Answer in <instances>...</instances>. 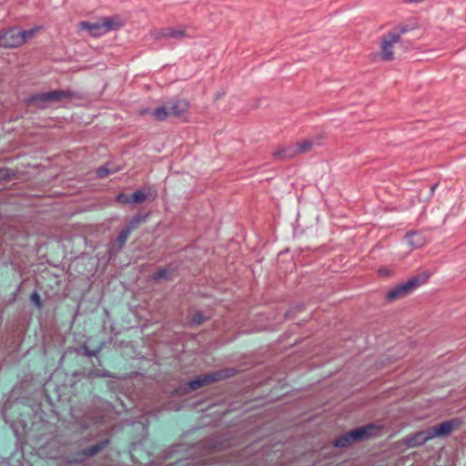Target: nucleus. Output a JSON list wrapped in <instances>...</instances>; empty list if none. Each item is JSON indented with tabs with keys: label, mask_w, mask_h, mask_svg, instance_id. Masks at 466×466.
Masks as SVG:
<instances>
[{
	"label": "nucleus",
	"mask_w": 466,
	"mask_h": 466,
	"mask_svg": "<svg viewBox=\"0 0 466 466\" xmlns=\"http://www.w3.org/2000/svg\"><path fill=\"white\" fill-rule=\"evenodd\" d=\"M124 25L123 21L116 16L102 17L95 23L80 22L78 26L82 30H86L90 35L97 37L109 31L118 29Z\"/></svg>",
	"instance_id": "nucleus-1"
},
{
	"label": "nucleus",
	"mask_w": 466,
	"mask_h": 466,
	"mask_svg": "<svg viewBox=\"0 0 466 466\" xmlns=\"http://www.w3.org/2000/svg\"><path fill=\"white\" fill-rule=\"evenodd\" d=\"M79 95L70 90L56 89L46 93L37 94L30 98V102L38 107H46L50 103L63 100L79 98Z\"/></svg>",
	"instance_id": "nucleus-2"
},
{
	"label": "nucleus",
	"mask_w": 466,
	"mask_h": 466,
	"mask_svg": "<svg viewBox=\"0 0 466 466\" xmlns=\"http://www.w3.org/2000/svg\"><path fill=\"white\" fill-rule=\"evenodd\" d=\"M35 30H19L18 28L8 29L0 34V46L14 48L22 46L26 39L32 37Z\"/></svg>",
	"instance_id": "nucleus-3"
},
{
	"label": "nucleus",
	"mask_w": 466,
	"mask_h": 466,
	"mask_svg": "<svg viewBox=\"0 0 466 466\" xmlns=\"http://www.w3.org/2000/svg\"><path fill=\"white\" fill-rule=\"evenodd\" d=\"M375 430V427L372 424H369L365 427L358 428L350 432L340 436L335 441V446L339 448H343L350 445L352 442L361 441L370 435H372V431Z\"/></svg>",
	"instance_id": "nucleus-4"
},
{
	"label": "nucleus",
	"mask_w": 466,
	"mask_h": 466,
	"mask_svg": "<svg viewBox=\"0 0 466 466\" xmlns=\"http://www.w3.org/2000/svg\"><path fill=\"white\" fill-rule=\"evenodd\" d=\"M420 283L419 277H413L405 283H402L388 291L386 298L390 301L400 299L408 296L412 290L419 287Z\"/></svg>",
	"instance_id": "nucleus-5"
},
{
	"label": "nucleus",
	"mask_w": 466,
	"mask_h": 466,
	"mask_svg": "<svg viewBox=\"0 0 466 466\" xmlns=\"http://www.w3.org/2000/svg\"><path fill=\"white\" fill-rule=\"evenodd\" d=\"M400 40V35L396 33H388L381 41V58L385 61H391L393 56V45Z\"/></svg>",
	"instance_id": "nucleus-6"
},
{
	"label": "nucleus",
	"mask_w": 466,
	"mask_h": 466,
	"mask_svg": "<svg viewBox=\"0 0 466 466\" xmlns=\"http://www.w3.org/2000/svg\"><path fill=\"white\" fill-rule=\"evenodd\" d=\"M431 439L432 435H431L430 430L428 429L405 437L403 443L410 448H413L420 446Z\"/></svg>",
	"instance_id": "nucleus-7"
},
{
	"label": "nucleus",
	"mask_w": 466,
	"mask_h": 466,
	"mask_svg": "<svg viewBox=\"0 0 466 466\" xmlns=\"http://www.w3.org/2000/svg\"><path fill=\"white\" fill-rule=\"evenodd\" d=\"M223 371L214 373V374H208L201 377H198L196 380H192L188 382V388L191 390H195L199 389L200 387L208 384L211 381H215L218 379H221L223 377H228V375H223Z\"/></svg>",
	"instance_id": "nucleus-8"
},
{
	"label": "nucleus",
	"mask_w": 466,
	"mask_h": 466,
	"mask_svg": "<svg viewBox=\"0 0 466 466\" xmlns=\"http://www.w3.org/2000/svg\"><path fill=\"white\" fill-rule=\"evenodd\" d=\"M454 421L447 420L429 429L432 439L439 436H446L450 434L453 429Z\"/></svg>",
	"instance_id": "nucleus-9"
},
{
	"label": "nucleus",
	"mask_w": 466,
	"mask_h": 466,
	"mask_svg": "<svg viewBox=\"0 0 466 466\" xmlns=\"http://www.w3.org/2000/svg\"><path fill=\"white\" fill-rule=\"evenodd\" d=\"M171 116H180L188 109V103L185 99L173 100L168 105Z\"/></svg>",
	"instance_id": "nucleus-10"
},
{
	"label": "nucleus",
	"mask_w": 466,
	"mask_h": 466,
	"mask_svg": "<svg viewBox=\"0 0 466 466\" xmlns=\"http://www.w3.org/2000/svg\"><path fill=\"white\" fill-rule=\"evenodd\" d=\"M312 141L311 140H304L300 143H298L297 145L290 146L288 150L289 156H296L298 154H302L309 151L312 147Z\"/></svg>",
	"instance_id": "nucleus-11"
},
{
	"label": "nucleus",
	"mask_w": 466,
	"mask_h": 466,
	"mask_svg": "<svg viewBox=\"0 0 466 466\" xmlns=\"http://www.w3.org/2000/svg\"><path fill=\"white\" fill-rule=\"evenodd\" d=\"M129 235L130 233H128L127 230H125L124 228L121 229L116 239L110 243V249L115 251L120 250L124 247Z\"/></svg>",
	"instance_id": "nucleus-12"
},
{
	"label": "nucleus",
	"mask_w": 466,
	"mask_h": 466,
	"mask_svg": "<svg viewBox=\"0 0 466 466\" xmlns=\"http://www.w3.org/2000/svg\"><path fill=\"white\" fill-rule=\"evenodd\" d=\"M406 238L409 244L416 248L423 246L425 243L424 238L420 233L417 232L408 234Z\"/></svg>",
	"instance_id": "nucleus-13"
},
{
	"label": "nucleus",
	"mask_w": 466,
	"mask_h": 466,
	"mask_svg": "<svg viewBox=\"0 0 466 466\" xmlns=\"http://www.w3.org/2000/svg\"><path fill=\"white\" fill-rule=\"evenodd\" d=\"M144 220V218L137 214L131 218V219L127 223L126 227L124 228L125 230H127L128 233H131L133 230H135L138 226L141 224V222Z\"/></svg>",
	"instance_id": "nucleus-14"
},
{
	"label": "nucleus",
	"mask_w": 466,
	"mask_h": 466,
	"mask_svg": "<svg viewBox=\"0 0 466 466\" xmlns=\"http://www.w3.org/2000/svg\"><path fill=\"white\" fill-rule=\"evenodd\" d=\"M153 115L156 116L157 120H165L168 116H171L168 106H164L157 107L154 110Z\"/></svg>",
	"instance_id": "nucleus-15"
},
{
	"label": "nucleus",
	"mask_w": 466,
	"mask_h": 466,
	"mask_svg": "<svg viewBox=\"0 0 466 466\" xmlns=\"http://www.w3.org/2000/svg\"><path fill=\"white\" fill-rule=\"evenodd\" d=\"M168 33V37L175 39H181L186 36V31L182 27L171 28L166 27V33Z\"/></svg>",
	"instance_id": "nucleus-16"
},
{
	"label": "nucleus",
	"mask_w": 466,
	"mask_h": 466,
	"mask_svg": "<svg viewBox=\"0 0 466 466\" xmlns=\"http://www.w3.org/2000/svg\"><path fill=\"white\" fill-rule=\"evenodd\" d=\"M290 146H287V147H279L278 148L277 150L274 151L273 153V157L276 158V159H285V158H291L293 157L294 156H289V150L288 148Z\"/></svg>",
	"instance_id": "nucleus-17"
},
{
	"label": "nucleus",
	"mask_w": 466,
	"mask_h": 466,
	"mask_svg": "<svg viewBox=\"0 0 466 466\" xmlns=\"http://www.w3.org/2000/svg\"><path fill=\"white\" fill-rule=\"evenodd\" d=\"M107 444V441H104L99 444H96L83 451L84 455L91 457L98 453Z\"/></svg>",
	"instance_id": "nucleus-18"
},
{
	"label": "nucleus",
	"mask_w": 466,
	"mask_h": 466,
	"mask_svg": "<svg viewBox=\"0 0 466 466\" xmlns=\"http://www.w3.org/2000/svg\"><path fill=\"white\" fill-rule=\"evenodd\" d=\"M153 279L156 280L158 279H171V271L169 268H159L153 276Z\"/></svg>",
	"instance_id": "nucleus-19"
},
{
	"label": "nucleus",
	"mask_w": 466,
	"mask_h": 466,
	"mask_svg": "<svg viewBox=\"0 0 466 466\" xmlns=\"http://www.w3.org/2000/svg\"><path fill=\"white\" fill-rule=\"evenodd\" d=\"M147 199V195L142 190H137L132 195V203H142Z\"/></svg>",
	"instance_id": "nucleus-20"
},
{
	"label": "nucleus",
	"mask_w": 466,
	"mask_h": 466,
	"mask_svg": "<svg viewBox=\"0 0 466 466\" xmlns=\"http://www.w3.org/2000/svg\"><path fill=\"white\" fill-rule=\"evenodd\" d=\"M113 172L114 171L109 169L107 166H104L96 169V176L100 178H104Z\"/></svg>",
	"instance_id": "nucleus-21"
},
{
	"label": "nucleus",
	"mask_w": 466,
	"mask_h": 466,
	"mask_svg": "<svg viewBox=\"0 0 466 466\" xmlns=\"http://www.w3.org/2000/svg\"><path fill=\"white\" fill-rule=\"evenodd\" d=\"M116 200L121 204H130L132 203V196L129 197L128 195L121 193L117 195Z\"/></svg>",
	"instance_id": "nucleus-22"
},
{
	"label": "nucleus",
	"mask_w": 466,
	"mask_h": 466,
	"mask_svg": "<svg viewBox=\"0 0 466 466\" xmlns=\"http://www.w3.org/2000/svg\"><path fill=\"white\" fill-rule=\"evenodd\" d=\"M153 36L156 40H161L163 38H168V33H166V27L153 33Z\"/></svg>",
	"instance_id": "nucleus-23"
},
{
	"label": "nucleus",
	"mask_w": 466,
	"mask_h": 466,
	"mask_svg": "<svg viewBox=\"0 0 466 466\" xmlns=\"http://www.w3.org/2000/svg\"><path fill=\"white\" fill-rule=\"evenodd\" d=\"M204 320V316L202 315L201 312H196L192 315L191 319H190V321L193 323V324H196V325H199L203 322Z\"/></svg>",
	"instance_id": "nucleus-24"
},
{
	"label": "nucleus",
	"mask_w": 466,
	"mask_h": 466,
	"mask_svg": "<svg viewBox=\"0 0 466 466\" xmlns=\"http://www.w3.org/2000/svg\"><path fill=\"white\" fill-rule=\"evenodd\" d=\"M31 300L35 303V305L38 308L41 307V302H40V297L38 295L37 292H34L32 295H31Z\"/></svg>",
	"instance_id": "nucleus-25"
},
{
	"label": "nucleus",
	"mask_w": 466,
	"mask_h": 466,
	"mask_svg": "<svg viewBox=\"0 0 466 466\" xmlns=\"http://www.w3.org/2000/svg\"><path fill=\"white\" fill-rule=\"evenodd\" d=\"M379 274L380 276H388L390 273H389V270L387 268H380L379 270Z\"/></svg>",
	"instance_id": "nucleus-26"
},
{
	"label": "nucleus",
	"mask_w": 466,
	"mask_h": 466,
	"mask_svg": "<svg viewBox=\"0 0 466 466\" xmlns=\"http://www.w3.org/2000/svg\"><path fill=\"white\" fill-rule=\"evenodd\" d=\"M408 31H409L408 26H401V27H400V33H406V32H408Z\"/></svg>",
	"instance_id": "nucleus-27"
},
{
	"label": "nucleus",
	"mask_w": 466,
	"mask_h": 466,
	"mask_svg": "<svg viewBox=\"0 0 466 466\" xmlns=\"http://www.w3.org/2000/svg\"><path fill=\"white\" fill-rule=\"evenodd\" d=\"M2 172H3V171H2V170H0V175H2Z\"/></svg>",
	"instance_id": "nucleus-28"
}]
</instances>
